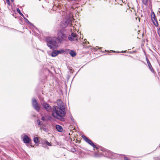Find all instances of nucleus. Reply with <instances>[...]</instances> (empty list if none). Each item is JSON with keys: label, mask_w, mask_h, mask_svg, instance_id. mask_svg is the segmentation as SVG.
Returning <instances> with one entry per match:
<instances>
[{"label": "nucleus", "mask_w": 160, "mask_h": 160, "mask_svg": "<svg viewBox=\"0 0 160 160\" xmlns=\"http://www.w3.org/2000/svg\"><path fill=\"white\" fill-rule=\"evenodd\" d=\"M66 111L64 108H60L57 106H54L53 108V110L52 112V115L53 117L58 119H64L63 118L65 116Z\"/></svg>", "instance_id": "nucleus-1"}, {"label": "nucleus", "mask_w": 160, "mask_h": 160, "mask_svg": "<svg viewBox=\"0 0 160 160\" xmlns=\"http://www.w3.org/2000/svg\"><path fill=\"white\" fill-rule=\"evenodd\" d=\"M48 46L51 49H53L58 46V42L56 40L57 38L55 37H48L46 38Z\"/></svg>", "instance_id": "nucleus-2"}, {"label": "nucleus", "mask_w": 160, "mask_h": 160, "mask_svg": "<svg viewBox=\"0 0 160 160\" xmlns=\"http://www.w3.org/2000/svg\"><path fill=\"white\" fill-rule=\"evenodd\" d=\"M57 38L58 41L61 42L62 41L67 40V36L64 32L62 30H59L57 35Z\"/></svg>", "instance_id": "nucleus-3"}, {"label": "nucleus", "mask_w": 160, "mask_h": 160, "mask_svg": "<svg viewBox=\"0 0 160 160\" xmlns=\"http://www.w3.org/2000/svg\"><path fill=\"white\" fill-rule=\"evenodd\" d=\"M82 138L83 139L88 143L91 146H92L93 148H97L96 147L95 145L93 143V142H92V141L89 139L86 136H82Z\"/></svg>", "instance_id": "nucleus-4"}, {"label": "nucleus", "mask_w": 160, "mask_h": 160, "mask_svg": "<svg viewBox=\"0 0 160 160\" xmlns=\"http://www.w3.org/2000/svg\"><path fill=\"white\" fill-rule=\"evenodd\" d=\"M23 140L24 142L25 143H29L31 141V140L30 138L26 135H25L23 137Z\"/></svg>", "instance_id": "nucleus-5"}, {"label": "nucleus", "mask_w": 160, "mask_h": 160, "mask_svg": "<svg viewBox=\"0 0 160 160\" xmlns=\"http://www.w3.org/2000/svg\"><path fill=\"white\" fill-rule=\"evenodd\" d=\"M42 106L43 108L48 111H50L51 110V107L47 103H43Z\"/></svg>", "instance_id": "nucleus-6"}, {"label": "nucleus", "mask_w": 160, "mask_h": 160, "mask_svg": "<svg viewBox=\"0 0 160 160\" xmlns=\"http://www.w3.org/2000/svg\"><path fill=\"white\" fill-rule=\"evenodd\" d=\"M57 104L58 106V107L60 108H62L63 106V103L60 99H58L57 100Z\"/></svg>", "instance_id": "nucleus-7"}, {"label": "nucleus", "mask_w": 160, "mask_h": 160, "mask_svg": "<svg viewBox=\"0 0 160 160\" xmlns=\"http://www.w3.org/2000/svg\"><path fill=\"white\" fill-rule=\"evenodd\" d=\"M60 51H54L52 53L51 56L54 57L57 56L58 54L60 52Z\"/></svg>", "instance_id": "nucleus-8"}, {"label": "nucleus", "mask_w": 160, "mask_h": 160, "mask_svg": "<svg viewBox=\"0 0 160 160\" xmlns=\"http://www.w3.org/2000/svg\"><path fill=\"white\" fill-rule=\"evenodd\" d=\"M69 53L70 55L72 57H74L76 55V52L73 50H71Z\"/></svg>", "instance_id": "nucleus-9"}, {"label": "nucleus", "mask_w": 160, "mask_h": 160, "mask_svg": "<svg viewBox=\"0 0 160 160\" xmlns=\"http://www.w3.org/2000/svg\"><path fill=\"white\" fill-rule=\"evenodd\" d=\"M147 63L148 65V66L149 67L150 70L152 72H154V70L153 69V68L152 67V65H151L150 62L148 60V59H147Z\"/></svg>", "instance_id": "nucleus-10"}, {"label": "nucleus", "mask_w": 160, "mask_h": 160, "mask_svg": "<svg viewBox=\"0 0 160 160\" xmlns=\"http://www.w3.org/2000/svg\"><path fill=\"white\" fill-rule=\"evenodd\" d=\"M56 128L58 130V131L61 132L62 131V127L59 125H56Z\"/></svg>", "instance_id": "nucleus-11"}, {"label": "nucleus", "mask_w": 160, "mask_h": 160, "mask_svg": "<svg viewBox=\"0 0 160 160\" xmlns=\"http://www.w3.org/2000/svg\"><path fill=\"white\" fill-rule=\"evenodd\" d=\"M35 109L38 112H39L40 110V108L39 106L38 103H37L36 104H35L33 105Z\"/></svg>", "instance_id": "nucleus-12"}, {"label": "nucleus", "mask_w": 160, "mask_h": 160, "mask_svg": "<svg viewBox=\"0 0 160 160\" xmlns=\"http://www.w3.org/2000/svg\"><path fill=\"white\" fill-rule=\"evenodd\" d=\"M152 21L155 26L156 27H158V21L156 19H153V20Z\"/></svg>", "instance_id": "nucleus-13"}, {"label": "nucleus", "mask_w": 160, "mask_h": 160, "mask_svg": "<svg viewBox=\"0 0 160 160\" xmlns=\"http://www.w3.org/2000/svg\"><path fill=\"white\" fill-rule=\"evenodd\" d=\"M33 141L35 143H39V141L38 138L37 137H35L34 138Z\"/></svg>", "instance_id": "nucleus-14"}, {"label": "nucleus", "mask_w": 160, "mask_h": 160, "mask_svg": "<svg viewBox=\"0 0 160 160\" xmlns=\"http://www.w3.org/2000/svg\"><path fill=\"white\" fill-rule=\"evenodd\" d=\"M71 35L73 38H77V39H78L77 35L76 33H72L71 34Z\"/></svg>", "instance_id": "nucleus-15"}, {"label": "nucleus", "mask_w": 160, "mask_h": 160, "mask_svg": "<svg viewBox=\"0 0 160 160\" xmlns=\"http://www.w3.org/2000/svg\"><path fill=\"white\" fill-rule=\"evenodd\" d=\"M68 39L70 41H73L75 40H77V38H73L71 36V35H70V36L68 37Z\"/></svg>", "instance_id": "nucleus-16"}, {"label": "nucleus", "mask_w": 160, "mask_h": 160, "mask_svg": "<svg viewBox=\"0 0 160 160\" xmlns=\"http://www.w3.org/2000/svg\"><path fill=\"white\" fill-rule=\"evenodd\" d=\"M32 105H34L35 104H36L38 103L37 100L35 99H33L32 100Z\"/></svg>", "instance_id": "nucleus-17"}, {"label": "nucleus", "mask_w": 160, "mask_h": 160, "mask_svg": "<svg viewBox=\"0 0 160 160\" xmlns=\"http://www.w3.org/2000/svg\"><path fill=\"white\" fill-rule=\"evenodd\" d=\"M142 3L145 5H146L147 4L148 0H142Z\"/></svg>", "instance_id": "nucleus-18"}, {"label": "nucleus", "mask_w": 160, "mask_h": 160, "mask_svg": "<svg viewBox=\"0 0 160 160\" xmlns=\"http://www.w3.org/2000/svg\"><path fill=\"white\" fill-rule=\"evenodd\" d=\"M41 120H42L43 121H45L48 120V119H46L44 117H42L41 118Z\"/></svg>", "instance_id": "nucleus-19"}, {"label": "nucleus", "mask_w": 160, "mask_h": 160, "mask_svg": "<svg viewBox=\"0 0 160 160\" xmlns=\"http://www.w3.org/2000/svg\"><path fill=\"white\" fill-rule=\"evenodd\" d=\"M17 11L22 16H23V14L21 12L20 10L19 9H17Z\"/></svg>", "instance_id": "nucleus-20"}, {"label": "nucleus", "mask_w": 160, "mask_h": 160, "mask_svg": "<svg viewBox=\"0 0 160 160\" xmlns=\"http://www.w3.org/2000/svg\"><path fill=\"white\" fill-rule=\"evenodd\" d=\"M155 15L154 14L152 16H151V18H152V21H153V19H156L155 18Z\"/></svg>", "instance_id": "nucleus-21"}, {"label": "nucleus", "mask_w": 160, "mask_h": 160, "mask_svg": "<svg viewBox=\"0 0 160 160\" xmlns=\"http://www.w3.org/2000/svg\"><path fill=\"white\" fill-rule=\"evenodd\" d=\"M6 2L7 4L9 6H10V2L9 0H6Z\"/></svg>", "instance_id": "nucleus-22"}, {"label": "nucleus", "mask_w": 160, "mask_h": 160, "mask_svg": "<svg viewBox=\"0 0 160 160\" xmlns=\"http://www.w3.org/2000/svg\"><path fill=\"white\" fill-rule=\"evenodd\" d=\"M46 144L47 145H48V146H51V144H50V143H49V142H48V141H46Z\"/></svg>", "instance_id": "nucleus-23"}, {"label": "nucleus", "mask_w": 160, "mask_h": 160, "mask_svg": "<svg viewBox=\"0 0 160 160\" xmlns=\"http://www.w3.org/2000/svg\"><path fill=\"white\" fill-rule=\"evenodd\" d=\"M37 122H38V124L39 125H40L41 124H40L41 122H40V120H38L37 121Z\"/></svg>", "instance_id": "nucleus-24"}, {"label": "nucleus", "mask_w": 160, "mask_h": 160, "mask_svg": "<svg viewBox=\"0 0 160 160\" xmlns=\"http://www.w3.org/2000/svg\"><path fill=\"white\" fill-rule=\"evenodd\" d=\"M98 156H99V155L97 154H94V157H98Z\"/></svg>", "instance_id": "nucleus-25"}, {"label": "nucleus", "mask_w": 160, "mask_h": 160, "mask_svg": "<svg viewBox=\"0 0 160 160\" xmlns=\"http://www.w3.org/2000/svg\"><path fill=\"white\" fill-rule=\"evenodd\" d=\"M11 1L12 2H14V0H11Z\"/></svg>", "instance_id": "nucleus-26"}, {"label": "nucleus", "mask_w": 160, "mask_h": 160, "mask_svg": "<svg viewBox=\"0 0 160 160\" xmlns=\"http://www.w3.org/2000/svg\"><path fill=\"white\" fill-rule=\"evenodd\" d=\"M71 119H72V120H73L74 119L72 118H71Z\"/></svg>", "instance_id": "nucleus-27"}, {"label": "nucleus", "mask_w": 160, "mask_h": 160, "mask_svg": "<svg viewBox=\"0 0 160 160\" xmlns=\"http://www.w3.org/2000/svg\"><path fill=\"white\" fill-rule=\"evenodd\" d=\"M107 52H109V51H107Z\"/></svg>", "instance_id": "nucleus-28"}]
</instances>
